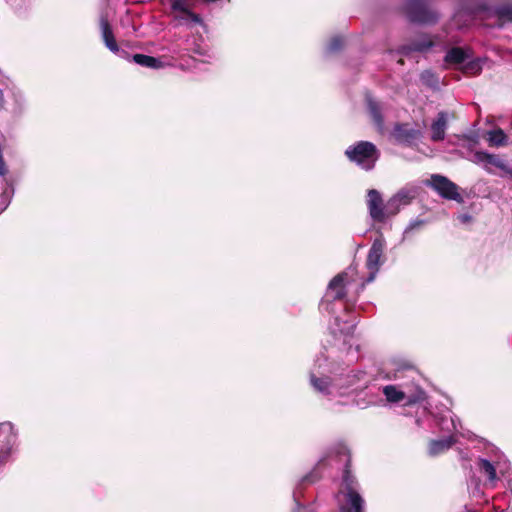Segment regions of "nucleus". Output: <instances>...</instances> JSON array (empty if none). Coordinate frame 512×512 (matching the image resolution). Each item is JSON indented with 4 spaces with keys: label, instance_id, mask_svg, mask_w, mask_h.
<instances>
[{
    "label": "nucleus",
    "instance_id": "obj_30",
    "mask_svg": "<svg viewBox=\"0 0 512 512\" xmlns=\"http://www.w3.org/2000/svg\"><path fill=\"white\" fill-rule=\"evenodd\" d=\"M312 481H313L312 476L311 475H306L305 477L302 478L300 484L294 490L293 497H294V501L296 502V506H297L296 510L294 512H311L305 506L300 504L299 494H300V486L304 482H312Z\"/></svg>",
    "mask_w": 512,
    "mask_h": 512
},
{
    "label": "nucleus",
    "instance_id": "obj_1",
    "mask_svg": "<svg viewBox=\"0 0 512 512\" xmlns=\"http://www.w3.org/2000/svg\"><path fill=\"white\" fill-rule=\"evenodd\" d=\"M418 376L417 370L409 363H395L394 379H409L400 385H386L382 392L386 400L390 403H400L406 401V405L420 403L425 399V391L417 384L415 379Z\"/></svg>",
    "mask_w": 512,
    "mask_h": 512
},
{
    "label": "nucleus",
    "instance_id": "obj_10",
    "mask_svg": "<svg viewBox=\"0 0 512 512\" xmlns=\"http://www.w3.org/2000/svg\"><path fill=\"white\" fill-rule=\"evenodd\" d=\"M420 187L415 184H407L400 188L388 200V212L396 215L402 207L409 205L419 194Z\"/></svg>",
    "mask_w": 512,
    "mask_h": 512
},
{
    "label": "nucleus",
    "instance_id": "obj_20",
    "mask_svg": "<svg viewBox=\"0 0 512 512\" xmlns=\"http://www.w3.org/2000/svg\"><path fill=\"white\" fill-rule=\"evenodd\" d=\"M355 329V323L351 321H344L341 323L339 317H335L334 323L330 326L331 333L336 337L337 334L344 337V343H348Z\"/></svg>",
    "mask_w": 512,
    "mask_h": 512
},
{
    "label": "nucleus",
    "instance_id": "obj_26",
    "mask_svg": "<svg viewBox=\"0 0 512 512\" xmlns=\"http://www.w3.org/2000/svg\"><path fill=\"white\" fill-rule=\"evenodd\" d=\"M12 112L15 115H21L27 108V99L25 94L21 90H13L12 92Z\"/></svg>",
    "mask_w": 512,
    "mask_h": 512
},
{
    "label": "nucleus",
    "instance_id": "obj_35",
    "mask_svg": "<svg viewBox=\"0 0 512 512\" xmlns=\"http://www.w3.org/2000/svg\"><path fill=\"white\" fill-rule=\"evenodd\" d=\"M9 205V199L4 193L0 194V214L6 210Z\"/></svg>",
    "mask_w": 512,
    "mask_h": 512
},
{
    "label": "nucleus",
    "instance_id": "obj_25",
    "mask_svg": "<svg viewBox=\"0 0 512 512\" xmlns=\"http://www.w3.org/2000/svg\"><path fill=\"white\" fill-rule=\"evenodd\" d=\"M468 58L469 55L464 49L460 47H454L446 52L444 60L448 64H462Z\"/></svg>",
    "mask_w": 512,
    "mask_h": 512
},
{
    "label": "nucleus",
    "instance_id": "obj_18",
    "mask_svg": "<svg viewBox=\"0 0 512 512\" xmlns=\"http://www.w3.org/2000/svg\"><path fill=\"white\" fill-rule=\"evenodd\" d=\"M336 367L339 369V373L341 374V383H342V391L343 395L346 393V390L354 385H356L360 380L363 379L365 373L362 371L351 370L347 374H344L347 367H343L341 365L336 364Z\"/></svg>",
    "mask_w": 512,
    "mask_h": 512
},
{
    "label": "nucleus",
    "instance_id": "obj_27",
    "mask_svg": "<svg viewBox=\"0 0 512 512\" xmlns=\"http://www.w3.org/2000/svg\"><path fill=\"white\" fill-rule=\"evenodd\" d=\"M487 141L491 147H501L506 145L507 136L502 129H495L487 133Z\"/></svg>",
    "mask_w": 512,
    "mask_h": 512
},
{
    "label": "nucleus",
    "instance_id": "obj_3",
    "mask_svg": "<svg viewBox=\"0 0 512 512\" xmlns=\"http://www.w3.org/2000/svg\"><path fill=\"white\" fill-rule=\"evenodd\" d=\"M475 18L487 21L485 23L487 26L500 28L506 23H512V5L503 4L492 7L486 3H480L474 7L461 8L454 14L453 22L458 28H462Z\"/></svg>",
    "mask_w": 512,
    "mask_h": 512
},
{
    "label": "nucleus",
    "instance_id": "obj_19",
    "mask_svg": "<svg viewBox=\"0 0 512 512\" xmlns=\"http://www.w3.org/2000/svg\"><path fill=\"white\" fill-rule=\"evenodd\" d=\"M478 467H479V471L481 473H483L484 475H486L487 480H488V485L492 488L495 487L496 481L498 480L496 469L497 468L500 469V462L497 461L496 465H495L494 463H492L491 461H489L485 458H480L478 460Z\"/></svg>",
    "mask_w": 512,
    "mask_h": 512
},
{
    "label": "nucleus",
    "instance_id": "obj_29",
    "mask_svg": "<svg viewBox=\"0 0 512 512\" xmlns=\"http://www.w3.org/2000/svg\"><path fill=\"white\" fill-rule=\"evenodd\" d=\"M486 61V58H477L469 61L465 64L463 71L467 74L477 75L481 72L483 63Z\"/></svg>",
    "mask_w": 512,
    "mask_h": 512
},
{
    "label": "nucleus",
    "instance_id": "obj_31",
    "mask_svg": "<svg viewBox=\"0 0 512 512\" xmlns=\"http://www.w3.org/2000/svg\"><path fill=\"white\" fill-rule=\"evenodd\" d=\"M426 224V221L423 220V219H415V220H412L408 226L406 227V229L404 230V238L408 237L413 231L415 230H419L420 228H422L424 225Z\"/></svg>",
    "mask_w": 512,
    "mask_h": 512
},
{
    "label": "nucleus",
    "instance_id": "obj_17",
    "mask_svg": "<svg viewBox=\"0 0 512 512\" xmlns=\"http://www.w3.org/2000/svg\"><path fill=\"white\" fill-rule=\"evenodd\" d=\"M435 44L436 41L432 40L428 36H422L418 40L412 41L410 44L401 46L398 52L401 55L407 56L412 52H425Z\"/></svg>",
    "mask_w": 512,
    "mask_h": 512
},
{
    "label": "nucleus",
    "instance_id": "obj_2",
    "mask_svg": "<svg viewBox=\"0 0 512 512\" xmlns=\"http://www.w3.org/2000/svg\"><path fill=\"white\" fill-rule=\"evenodd\" d=\"M341 374L335 362L329 361L328 357L319 355L310 369L309 384L313 391L327 399L342 396Z\"/></svg>",
    "mask_w": 512,
    "mask_h": 512
},
{
    "label": "nucleus",
    "instance_id": "obj_12",
    "mask_svg": "<svg viewBox=\"0 0 512 512\" xmlns=\"http://www.w3.org/2000/svg\"><path fill=\"white\" fill-rule=\"evenodd\" d=\"M471 161L477 165H481L488 173L493 172L491 166H494L512 176V168H510L497 155L485 151H476L473 154Z\"/></svg>",
    "mask_w": 512,
    "mask_h": 512
},
{
    "label": "nucleus",
    "instance_id": "obj_33",
    "mask_svg": "<svg viewBox=\"0 0 512 512\" xmlns=\"http://www.w3.org/2000/svg\"><path fill=\"white\" fill-rule=\"evenodd\" d=\"M439 426L441 430L445 431L457 430L455 420L452 417L449 420L446 417H441L439 419Z\"/></svg>",
    "mask_w": 512,
    "mask_h": 512
},
{
    "label": "nucleus",
    "instance_id": "obj_11",
    "mask_svg": "<svg viewBox=\"0 0 512 512\" xmlns=\"http://www.w3.org/2000/svg\"><path fill=\"white\" fill-rule=\"evenodd\" d=\"M428 185L445 199L454 200L459 203L463 202V198L458 192V186L445 176L439 174L432 175Z\"/></svg>",
    "mask_w": 512,
    "mask_h": 512
},
{
    "label": "nucleus",
    "instance_id": "obj_6",
    "mask_svg": "<svg viewBox=\"0 0 512 512\" xmlns=\"http://www.w3.org/2000/svg\"><path fill=\"white\" fill-rule=\"evenodd\" d=\"M346 157L360 168L372 170L379 158L377 147L368 141H359L345 150Z\"/></svg>",
    "mask_w": 512,
    "mask_h": 512
},
{
    "label": "nucleus",
    "instance_id": "obj_4",
    "mask_svg": "<svg viewBox=\"0 0 512 512\" xmlns=\"http://www.w3.org/2000/svg\"><path fill=\"white\" fill-rule=\"evenodd\" d=\"M355 271L353 268L339 273L336 275L328 284L326 293L321 302V309L328 313H333L334 310L331 307V302L335 300H342L347 293L348 287L354 281Z\"/></svg>",
    "mask_w": 512,
    "mask_h": 512
},
{
    "label": "nucleus",
    "instance_id": "obj_15",
    "mask_svg": "<svg viewBox=\"0 0 512 512\" xmlns=\"http://www.w3.org/2000/svg\"><path fill=\"white\" fill-rule=\"evenodd\" d=\"M99 27L101 32L102 40L105 46L114 54H119L121 52L116 39L114 37V33L112 27L109 23L108 17L105 14H101L99 19Z\"/></svg>",
    "mask_w": 512,
    "mask_h": 512
},
{
    "label": "nucleus",
    "instance_id": "obj_34",
    "mask_svg": "<svg viewBox=\"0 0 512 512\" xmlns=\"http://www.w3.org/2000/svg\"><path fill=\"white\" fill-rule=\"evenodd\" d=\"M170 7L173 14L188 9L186 6V0H171Z\"/></svg>",
    "mask_w": 512,
    "mask_h": 512
},
{
    "label": "nucleus",
    "instance_id": "obj_38",
    "mask_svg": "<svg viewBox=\"0 0 512 512\" xmlns=\"http://www.w3.org/2000/svg\"><path fill=\"white\" fill-rule=\"evenodd\" d=\"M3 102V92L2 90L0 89V104Z\"/></svg>",
    "mask_w": 512,
    "mask_h": 512
},
{
    "label": "nucleus",
    "instance_id": "obj_9",
    "mask_svg": "<svg viewBox=\"0 0 512 512\" xmlns=\"http://www.w3.org/2000/svg\"><path fill=\"white\" fill-rule=\"evenodd\" d=\"M366 205L369 216L374 222L383 223L393 214L388 212V201L384 203L381 193L376 189L367 191Z\"/></svg>",
    "mask_w": 512,
    "mask_h": 512
},
{
    "label": "nucleus",
    "instance_id": "obj_28",
    "mask_svg": "<svg viewBox=\"0 0 512 512\" xmlns=\"http://www.w3.org/2000/svg\"><path fill=\"white\" fill-rule=\"evenodd\" d=\"M421 82L434 90L439 88V78L431 70H425L420 75Z\"/></svg>",
    "mask_w": 512,
    "mask_h": 512
},
{
    "label": "nucleus",
    "instance_id": "obj_22",
    "mask_svg": "<svg viewBox=\"0 0 512 512\" xmlns=\"http://www.w3.org/2000/svg\"><path fill=\"white\" fill-rule=\"evenodd\" d=\"M367 102V108L369 111V114L374 122V124L379 128L382 129L384 125V120L382 116V106L381 104L373 99L371 96L366 97Z\"/></svg>",
    "mask_w": 512,
    "mask_h": 512
},
{
    "label": "nucleus",
    "instance_id": "obj_7",
    "mask_svg": "<svg viewBox=\"0 0 512 512\" xmlns=\"http://www.w3.org/2000/svg\"><path fill=\"white\" fill-rule=\"evenodd\" d=\"M406 15L410 22L431 25L438 21L439 14L431 9L424 0H409L406 4Z\"/></svg>",
    "mask_w": 512,
    "mask_h": 512
},
{
    "label": "nucleus",
    "instance_id": "obj_23",
    "mask_svg": "<svg viewBox=\"0 0 512 512\" xmlns=\"http://www.w3.org/2000/svg\"><path fill=\"white\" fill-rule=\"evenodd\" d=\"M173 20L176 22V25L190 26L192 24L202 23L200 16L191 12L189 9L173 14Z\"/></svg>",
    "mask_w": 512,
    "mask_h": 512
},
{
    "label": "nucleus",
    "instance_id": "obj_5",
    "mask_svg": "<svg viewBox=\"0 0 512 512\" xmlns=\"http://www.w3.org/2000/svg\"><path fill=\"white\" fill-rule=\"evenodd\" d=\"M340 494L339 512H365V500L358 492V484L347 471L343 476V490Z\"/></svg>",
    "mask_w": 512,
    "mask_h": 512
},
{
    "label": "nucleus",
    "instance_id": "obj_36",
    "mask_svg": "<svg viewBox=\"0 0 512 512\" xmlns=\"http://www.w3.org/2000/svg\"><path fill=\"white\" fill-rule=\"evenodd\" d=\"M334 452L337 454V455H347L348 454V449L345 445L343 444H339L337 445L335 448H334Z\"/></svg>",
    "mask_w": 512,
    "mask_h": 512
},
{
    "label": "nucleus",
    "instance_id": "obj_14",
    "mask_svg": "<svg viewBox=\"0 0 512 512\" xmlns=\"http://www.w3.org/2000/svg\"><path fill=\"white\" fill-rule=\"evenodd\" d=\"M392 134L398 143L405 145H413L422 137L420 130L411 128L408 124H397Z\"/></svg>",
    "mask_w": 512,
    "mask_h": 512
},
{
    "label": "nucleus",
    "instance_id": "obj_8",
    "mask_svg": "<svg viewBox=\"0 0 512 512\" xmlns=\"http://www.w3.org/2000/svg\"><path fill=\"white\" fill-rule=\"evenodd\" d=\"M385 246H386V242L382 235H380L373 241V243L370 247V250L368 252L367 262H366L367 268L369 270V276L366 279V281L362 284V288L364 287L365 283L372 282L375 279L380 266L384 263V261H385V258H384Z\"/></svg>",
    "mask_w": 512,
    "mask_h": 512
},
{
    "label": "nucleus",
    "instance_id": "obj_16",
    "mask_svg": "<svg viewBox=\"0 0 512 512\" xmlns=\"http://www.w3.org/2000/svg\"><path fill=\"white\" fill-rule=\"evenodd\" d=\"M448 119V113L445 111H440L437 114V117L433 120L430 126V138L433 142H440L444 140L446 130L448 128Z\"/></svg>",
    "mask_w": 512,
    "mask_h": 512
},
{
    "label": "nucleus",
    "instance_id": "obj_21",
    "mask_svg": "<svg viewBox=\"0 0 512 512\" xmlns=\"http://www.w3.org/2000/svg\"><path fill=\"white\" fill-rule=\"evenodd\" d=\"M456 442L454 436H448L439 440H431L428 446V453L430 456H438L445 451L449 450Z\"/></svg>",
    "mask_w": 512,
    "mask_h": 512
},
{
    "label": "nucleus",
    "instance_id": "obj_39",
    "mask_svg": "<svg viewBox=\"0 0 512 512\" xmlns=\"http://www.w3.org/2000/svg\"><path fill=\"white\" fill-rule=\"evenodd\" d=\"M463 512H477V511H475V510H470V509H468L467 507H465V509H464V511H463Z\"/></svg>",
    "mask_w": 512,
    "mask_h": 512
},
{
    "label": "nucleus",
    "instance_id": "obj_37",
    "mask_svg": "<svg viewBox=\"0 0 512 512\" xmlns=\"http://www.w3.org/2000/svg\"><path fill=\"white\" fill-rule=\"evenodd\" d=\"M461 222L466 223L471 220V216L469 214H462L459 216Z\"/></svg>",
    "mask_w": 512,
    "mask_h": 512
},
{
    "label": "nucleus",
    "instance_id": "obj_24",
    "mask_svg": "<svg viewBox=\"0 0 512 512\" xmlns=\"http://www.w3.org/2000/svg\"><path fill=\"white\" fill-rule=\"evenodd\" d=\"M133 61L140 66L152 69H161L165 67V63L162 62L159 58L144 54H135L133 56Z\"/></svg>",
    "mask_w": 512,
    "mask_h": 512
},
{
    "label": "nucleus",
    "instance_id": "obj_32",
    "mask_svg": "<svg viewBox=\"0 0 512 512\" xmlns=\"http://www.w3.org/2000/svg\"><path fill=\"white\" fill-rule=\"evenodd\" d=\"M344 40L340 36L333 37L327 45L328 52L334 53L342 48Z\"/></svg>",
    "mask_w": 512,
    "mask_h": 512
},
{
    "label": "nucleus",
    "instance_id": "obj_13",
    "mask_svg": "<svg viewBox=\"0 0 512 512\" xmlns=\"http://www.w3.org/2000/svg\"><path fill=\"white\" fill-rule=\"evenodd\" d=\"M0 450L11 457L17 445L18 432L11 422L0 424Z\"/></svg>",
    "mask_w": 512,
    "mask_h": 512
}]
</instances>
